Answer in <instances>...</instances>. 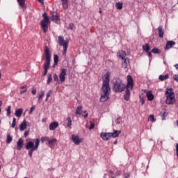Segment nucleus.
<instances>
[{
  "label": "nucleus",
  "mask_w": 178,
  "mask_h": 178,
  "mask_svg": "<svg viewBox=\"0 0 178 178\" xmlns=\"http://www.w3.org/2000/svg\"><path fill=\"white\" fill-rule=\"evenodd\" d=\"M152 52L153 54H161V50H159V49L154 47L152 49Z\"/></svg>",
  "instance_id": "36"
},
{
  "label": "nucleus",
  "mask_w": 178,
  "mask_h": 178,
  "mask_svg": "<svg viewBox=\"0 0 178 178\" xmlns=\"http://www.w3.org/2000/svg\"><path fill=\"white\" fill-rule=\"evenodd\" d=\"M31 92H32L33 95H35V94H37V90L33 89V90H31Z\"/></svg>",
  "instance_id": "53"
},
{
  "label": "nucleus",
  "mask_w": 178,
  "mask_h": 178,
  "mask_svg": "<svg viewBox=\"0 0 178 178\" xmlns=\"http://www.w3.org/2000/svg\"><path fill=\"white\" fill-rule=\"evenodd\" d=\"M162 120H166V112H163L162 115Z\"/></svg>",
  "instance_id": "46"
},
{
  "label": "nucleus",
  "mask_w": 178,
  "mask_h": 178,
  "mask_svg": "<svg viewBox=\"0 0 178 178\" xmlns=\"http://www.w3.org/2000/svg\"><path fill=\"white\" fill-rule=\"evenodd\" d=\"M115 8L116 9H118V10H122V9H123V3H121V2L116 3Z\"/></svg>",
  "instance_id": "31"
},
{
  "label": "nucleus",
  "mask_w": 178,
  "mask_h": 178,
  "mask_svg": "<svg viewBox=\"0 0 178 178\" xmlns=\"http://www.w3.org/2000/svg\"><path fill=\"white\" fill-rule=\"evenodd\" d=\"M173 79L175 80L178 83V74H175L173 76Z\"/></svg>",
  "instance_id": "48"
},
{
  "label": "nucleus",
  "mask_w": 178,
  "mask_h": 178,
  "mask_svg": "<svg viewBox=\"0 0 178 178\" xmlns=\"http://www.w3.org/2000/svg\"><path fill=\"white\" fill-rule=\"evenodd\" d=\"M148 120L149 122H152V123H155V122H156V119H155V116H154V115H150L148 117Z\"/></svg>",
  "instance_id": "32"
},
{
  "label": "nucleus",
  "mask_w": 178,
  "mask_h": 178,
  "mask_svg": "<svg viewBox=\"0 0 178 178\" xmlns=\"http://www.w3.org/2000/svg\"><path fill=\"white\" fill-rule=\"evenodd\" d=\"M94 127H95V123L94 122H90V125L89 127V130H92V129H94Z\"/></svg>",
  "instance_id": "42"
},
{
  "label": "nucleus",
  "mask_w": 178,
  "mask_h": 178,
  "mask_svg": "<svg viewBox=\"0 0 178 178\" xmlns=\"http://www.w3.org/2000/svg\"><path fill=\"white\" fill-rule=\"evenodd\" d=\"M158 31H159V36L160 37V38H163V35L165 34V31H163V26H160L158 29H157Z\"/></svg>",
  "instance_id": "17"
},
{
  "label": "nucleus",
  "mask_w": 178,
  "mask_h": 178,
  "mask_svg": "<svg viewBox=\"0 0 178 178\" xmlns=\"http://www.w3.org/2000/svg\"><path fill=\"white\" fill-rule=\"evenodd\" d=\"M26 129H27V121L24 120L19 125V130L20 131H24V130H26Z\"/></svg>",
  "instance_id": "16"
},
{
  "label": "nucleus",
  "mask_w": 178,
  "mask_h": 178,
  "mask_svg": "<svg viewBox=\"0 0 178 178\" xmlns=\"http://www.w3.org/2000/svg\"><path fill=\"white\" fill-rule=\"evenodd\" d=\"M51 56H52V54H51V50H49V47L45 46L44 51L43 54V59L44 60L43 72L44 77V76H47V73H48V70L49 69V66L51 65Z\"/></svg>",
  "instance_id": "2"
},
{
  "label": "nucleus",
  "mask_w": 178,
  "mask_h": 178,
  "mask_svg": "<svg viewBox=\"0 0 178 178\" xmlns=\"http://www.w3.org/2000/svg\"><path fill=\"white\" fill-rule=\"evenodd\" d=\"M40 2V3H42V5H44V0H37Z\"/></svg>",
  "instance_id": "56"
},
{
  "label": "nucleus",
  "mask_w": 178,
  "mask_h": 178,
  "mask_svg": "<svg viewBox=\"0 0 178 178\" xmlns=\"http://www.w3.org/2000/svg\"><path fill=\"white\" fill-rule=\"evenodd\" d=\"M72 141L75 144V145H79L81 141H83L82 138H80L79 136H76L74 134L72 135Z\"/></svg>",
  "instance_id": "10"
},
{
  "label": "nucleus",
  "mask_w": 178,
  "mask_h": 178,
  "mask_svg": "<svg viewBox=\"0 0 178 178\" xmlns=\"http://www.w3.org/2000/svg\"><path fill=\"white\" fill-rule=\"evenodd\" d=\"M122 120V118L118 117L116 120H115V123H117V124H120L121 121Z\"/></svg>",
  "instance_id": "41"
},
{
  "label": "nucleus",
  "mask_w": 178,
  "mask_h": 178,
  "mask_svg": "<svg viewBox=\"0 0 178 178\" xmlns=\"http://www.w3.org/2000/svg\"><path fill=\"white\" fill-rule=\"evenodd\" d=\"M148 101H153L154 100V95L152 94V92L149 91L146 93Z\"/></svg>",
  "instance_id": "24"
},
{
  "label": "nucleus",
  "mask_w": 178,
  "mask_h": 178,
  "mask_svg": "<svg viewBox=\"0 0 178 178\" xmlns=\"http://www.w3.org/2000/svg\"><path fill=\"white\" fill-rule=\"evenodd\" d=\"M118 56L120 58V59H126V51L122 50L120 51H119L118 53Z\"/></svg>",
  "instance_id": "22"
},
{
  "label": "nucleus",
  "mask_w": 178,
  "mask_h": 178,
  "mask_svg": "<svg viewBox=\"0 0 178 178\" xmlns=\"http://www.w3.org/2000/svg\"><path fill=\"white\" fill-rule=\"evenodd\" d=\"M177 157L178 158V143L176 144Z\"/></svg>",
  "instance_id": "54"
},
{
  "label": "nucleus",
  "mask_w": 178,
  "mask_h": 178,
  "mask_svg": "<svg viewBox=\"0 0 178 178\" xmlns=\"http://www.w3.org/2000/svg\"><path fill=\"white\" fill-rule=\"evenodd\" d=\"M56 141H58V140H56V138H53L51 140L49 139V142H48L49 147L50 148H54V145H55V144L56 143Z\"/></svg>",
  "instance_id": "19"
},
{
  "label": "nucleus",
  "mask_w": 178,
  "mask_h": 178,
  "mask_svg": "<svg viewBox=\"0 0 178 178\" xmlns=\"http://www.w3.org/2000/svg\"><path fill=\"white\" fill-rule=\"evenodd\" d=\"M66 122H67L66 127H68V129H72V118L70 117L67 118Z\"/></svg>",
  "instance_id": "21"
},
{
  "label": "nucleus",
  "mask_w": 178,
  "mask_h": 178,
  "mask_svg": "<svg viewBox=\"0 0 178 178\" xmlns=\"http://www.w3.org/2000/svg\"><path fill=\"white\" fill-rule=\"evenodd\" d=\"M23 145H24V141L22 138H19L17 142V151H21L22 148H23Z\"/></svg>",
  "instance_id": "13"
},
{
  "label": "nucleus",
  "mask_w": 178,
  "mask_h": 178,
  "mask_svg": "<svg viewBox=\"0 0 178 178\" xmlns=\"http://www.w3.org/2000/svg\"><path fill=\"white\" fill-rule=\"evenodd\" d=\"M17 1L22 9L26 6V0H17Z\"/></svg>",
  "instance_id": "27"
},
{
  "label": "nucleus",
  "mask_w": 178,
  "mask_h": 178,
  "mask_svg": "<svg viewBox=\"0 0 178 178\" xmlns=\"http://www.w3.org/2000/svg\"><path fill=\"white\" fill-rule=\"evenodd\" d=\"M166 96L175 95V92H173L172 88H167L165 91Z\"/></svg>",
  "instance_id": "25"
},
{
  "label": "nucleus",
  "mask_w": 178,
  "mask_h": 178,
  "mask_svg": "<svg viewBox=\"0 0 178 178\" xmlns=\"http://www.w3.org/2000/svg\"><path fill=\"white\" fill-rule=\"evenodd\" d=\"M130 177V173L126 172L124 174V178H129Z\"/></svg>",
  "instance_id": "47"
},
{
  "label": "nucleus",
  "mask_w": 178,
  "mask_h": 178,
  "mask_svg": "<svg viewBox=\"0 0 178 178\" xmlns=\"http://www.w3.org/2000/svg\"><path fill=\"white\" fill-rule=\"evenodd\" d=\"M12 140H13L12 136H10V135H7V139H6L7 144H10V143H12Z\"/></svg>",
  "instance_id": "37"
},
{
  "label": "nucleus",
  "mask_w": 178,
  "mask_h": 178,
  "mask_svg": "<svg viewBox=\"0 0 178 178\" xmlns=\"http://www.w3.org/2000/svg\"><path fill=\"white\" fill-rule=\"evenodd\" d=\"M15 126H16V118H13V123H12L11 127L14 128Z\"/></svg>",
  "instance_id": "39"
},
{
  "label": "nucleus",
  "mask_w": 178,
  "mask_h": 178,
  "mask_svg": "<svg viewBox=\"0 0 178 178\" xmlns=\"http://www.w3.org/2000/svg\"><path fill=\"white\" fill-rule=\"evenodd\" d=\"M38 147H40V138L33 139L27 143L25 148L29 151L28 155L30 158H33V152L37 151Z\"/></svg>",
  "instance_id": "4"
},
{
  "label": "nucleus",
  "mask_w": 178,
  "mask_h": 178,
  "mask_svg": "<svg viewBox=\"0 0 178 178\" xmlns=\"http://www.w3.org/2000/svg\"><path fill=\"white\" fill-rule=\"evenodd\" d=\"M121 131L118 130H114L113 133L111 132H102L100 134V137L104 141H109L111 138H116V137H119V134H120Z\"/></svg>",
  "instance_id": "6"
},
{
  "label": "nucleus",
  "mask_w": 178,
  "mask_h": 178,
  "mask_svg": "<svg viewBox=\"0 0 178 178\" xmlns=\"http://www.w3.org/2000/svg\"><path fill=\"white\" fill-rule=\"evenodd\" d=\"M146 53H147V56H149V58H152V54L151 51H146Z\"/></svg>",
  "instance_id": "52"
},
{
  "label": "nucleus",
  "mask_w": 178,
  "mask_h": 178,
  "mask_svg": "<svg viewBox=\"0 0 178 178\" xmlns=\"http://www.w3.org/2000/svg\"><path fill=\"white\" fill-rule=\"evenodd\" d=\"M86 118H88V113H86L84 115V118L86 119Z\"/></svg>",
  "instance_id": "58"
},
{
  "label": "nucleus",
  "mask_w": 178,
  "mask_h": 178,
  "mask_svg": "<svg viewBox=\"0 0 178 178\" xmlns=\"http://www.w3.org/2000/svg\"><path fill=\"white\" fill-rule=\"evenodd\" d=\"M174 45H176V42L173 40L167 41L165 47H164L165 51H169V49L172 48Z\"/></svg>",
  "instance_id": "11"
},
{
  "label": "nucleus",
  "mask_w": 178,
  "mask_h": 178,
  "mask_svg": "<svg viewBox=\"0 0 178 178\" xmlns=\"http://www.w3.org/2000/svg\"><path fill=\"white\" fill-rule=\"evenodd\" d=\"M58 126H59V123L58 122H53L49 124V130H55Z\"/></svg>",
  "instance_id": "18"
},
{
  "label": "nucleus",
  "mask_w": 178,
  "mask_h": 178,
  "mask_svg": "<svg viewBox=\"0 0 178 178\" xmlns=\"http://www.w3.org/2000/svg\"><path fill=\"white\" fill-rule=\"evenodd\" d=\"M51 20L52 22H59V20H60L59 15H58V13L54 12L53 13H51Z\"/></svg>",
  "instance_id": "14"
},
{
  "label": "nucleus",
  "mask_w": 178,
  "mask_h": 178,
  "mask_svg": "<svg viewBox=\"0 0 178 178\" xmlns=\"http://www.w3.org/2000/svg\"><path fill=\"white\" fill-rule=\"evenodd\" d=\"M99 13H102V10H100L99 11Z\"/></svg>",
  "instance_id": "63"
},
{
  "label": "nucleus",
  "mask_w": 178,
  "mask_h": 178,
  "mask_svg": "<svg viewBox=\"0 0 178 178\" xmlns=\"http://www.w3.org/2000/svg\"><path fill=\"white\" fill-rule=\"evenodd\" d=\"M45 95V91L41 90L40 94L38 95V102H40L41 101V98Z\"/></svg>",
  "instance_id": "35"
},
{
  "label": "nucleus",
  "mask_w": 178,
  "mask_h": 178,
  "mask_svg": "<svg viewBox=\"0 0 178 178\" xmlns=\"http://www.w3.org/2000/svg\"><path fill=\"white\" fill-rule=\"evenodd\" d=\"M118 144V140L114 141V145H116Z\"/></svg>",
  "instance_id": "60"
},
{
  "label": "nucleus",
  "mask_w": 178,
  "mask_h": 178,
  "mask_svg": "<svg viewBox=\"0 0 178 178\" xmlns=\"http://www.w3.org/2000/svg\"><path fill=\"white\" fill-rule=\"evenodd\" d=\"M150 49L151 48L149 47V44L148 43L143 45V50L145 51V52H148Z\"/></svg>",
  "instance_id": "29"
},
{
  "label": "nucleus",
  "mask_w": 178,
  "mask_h": 178,
  "mask_svg": "<svg viewBox=\"0 0 178 178\" xmlns=\"http://www.w3.org/2000/svg\"><path fill=\"white\" fill-rule=\"evenodd\" d=\"M20 90H27V85H24V86L20 87Z\"/></svg>",
  "instance_id": "50"
},
{
  "label": "nucleus",
  "mask_w": 178,
  "mask_h": 178,
  "mask_svg": "<svg viewBox=\"0 0 178 178\" xmlns=\"http://www.w3.org/2000/svg\"><path fill=\"white\" fill-rule=\"evenodd\" d=\"M42 123H46L47 122V118H42Z\"/></svg>",
  "instance_id": "55"
},
{
  "label": "nucleus",
  "mask_w": 178,
  "mask_h": 178,
  "mask_svg": "<svg viewBox=\"0 0 178 178\" xmlns=\"http://www.w3.org/2000/svg\"><path fill=\"white\" fill-rule=\"evenodd\" d=\"M22 113H23V108H19L15 111V116H17V118H20Z\"/></svg>",
  "instance_id": "23"
},
{
  "label": "nucleus",
  "mask_w": 178,
  "mask_h": 178,
  "mask_svg": "<svg viewBox=\"0 0 178 178\" xmlns=\"http://www.w3.org/2000/svg\"><path fill=\"white\" fill-rule=\"evenodd\" d=\"M67 70L65 68H61L60 70L59 79L61 83H64L66 80V72Z\"/></svg>",
  "instance_id": "9"
},
{
  "label": "nucleus",
  "mask_w": 178,
  "mask_h": 178,
  "mask_svg": "<svg viewBox=\"0 0 178 178\" xmlns=\"http://www.w3.org/2000/svg\"><path fill=\"white\" fill-rule=\"evenodd\" d=\"M35 107V106H32L31 108H30V111H29V114L31 115V113H33V111H34V108Z\"/></svg>",
  "instance_id": "51"
},
{
  "label": "nucleus",
  "mask_w": 178,
  "mask_h": 178,
  "mask_svg": "<svg viewBox=\"0 0 178 178\" xmlns=\"http://www.w3.org/2000/svg\"><path fill=\"white\" fill-rule=\"evenodd\" d=\"M51 94H52V90H49L47 93V97L49 98V97H51Z\"/></svg>",
  "instance_id": "49"
},
{
  "label": "nucleus",
  "mask_w": 178,
  "mask_h": 178,
  "mask_svg": "<svg viewBox=\"0 0 178 178\" xmlns=\"http://www.w3.org/2000/svg\"><path fill=\"white\" fill-rule=\"evenodd\" d=\"M168 79H169V74L159 76V80H160V81H165V80H168Z\"/></svg>",
  "instance_id": "20"
},
{
  "label": "nucleus",
  "mask_w": 178,
  "mask_h": 178,
  "mask_svg": "<svg viewBox=\"0 0 178 178\" xmlns=\"http://www.w3.org/2000/svg\"><path fill=\"white\" fill-rule=\"evenodd\" d=\"M109 72L106 73L103 78V85L102 87V90L104 92L100 97V102H105V101H108L109 99V91H111V87H109V81L111 79H109Z\"/></svg>",
  "instance_id": "1"
},
{
  "label": "nucleus",
  "mask_w": 178,
  "mask_h": 178,
  "mask_svg": "<svg viewBox=\"0 0 178 178\" xmlns=\"http://www.w3.org/2000/svg\"><path fill=\"white\" fill-rule=\"evenodd\" d=\"M165 104L167 105H172L175 104V95L166 96Z\"/></svg>",
  "instance_id": "12"
},
{
  "label": "nucleus",
  "mask_w": 178,
  "mask_h": 178,
  "mask_svg": "<svg viewBox=\"0 0 178 178\" xmlns=\"http://www.w3.org/2000/svg\"><path fill=\"white\" fill-rule=\"evenodd\" d=\"M43 19L40 22L41 29L43 33H47L48 31V23H49V17L47 13L42 14Z\"/></svg>",
  "instance_id": "7"
},
{
  "label": "nucleus",
  "mask_w": 178,
  "mask_h": 178,
  "mask_svg": "<svg viewBox=\"0 0 178 178\" xmlns=\"http://www.w3.org/2000/svg\"><path fill=\"white\" fill-rule=\"evenodd\" d=\"M27 90H26V89H24V90H22L21 92H20V94L22 95V94H24V92H26Z\"/></svg>",
  "instance_id": "57"
},
{
  "label": "nucleus",
  "mask_w": 178,
  "mask_h": 178,
  "mask_svg": "<svg viewBox=\"0 0 178 178\" xmlns=\"http://www.w3.org/2000/svg\"><path fill=\"white\" fill-rule=\"evenodd\" d=\"M54 80L57 83H59V78L58 77V75L56 74H54Z\"/></svg>",
  "instance_id": "40"
},
{
  "label": "nucleus",
  "mask_w": 178,
  "mask_h": 178,
  "mask_svg": "<svg viewBox=\"0 0 178 178\" xmlns=\"http://www.w3.org/2000/svg\"><path fill=\"white\" fill-rule=\"evenodd\" d=\"M134 86V83L133 82V77H131V75H128L125 94L124 95V99L125 101H129V99H130V90H133Z\"/></svg>",
  "instance_id": "5"
},
{
  "label": "nucleus",
  "mask_w": 178,
  "mask_h": 178,
  "mask_svg": "<svg viewBox=\"0 0 178 178\" xmlns=\"http://www.w3.org/2000/svg\"><path fill=\"white\" fill-rule=\"evenodd\" d=\"M122 67H123L124 69H127L130 60L128 58H126L122 59Z\"/></svg>",
  "instance_id": "15"
},
{
  "label": "nucleus",
  "mask_w": 178,
  "mask_h": 178,
  "mask_svg": "<svg viewBox=\"0 0 178 178\" xmlns=\"http://www.w3.org/2000/svg\"><path fill=\"white\" fill-rule=\"evenodd\" d=\"M175 67H176V70H178V64H175Z\"/></svg>",
  "instance_id": "59"
},
{
  "label": "nucleus",
  "mask_w": 178,
  "mask_h": 178,
  "mask_svg": "<svg viewBox=\"0 0 178 178\" xmlns=\"http://www.w3.org/2000/svg\"><path fill=\"white\" fill-rule=\"evenodd\" d=\"M113 83V91L114 92H123L126 90V84L123 81V79L115 77L112 80Z\"/></svg>",
  "instance_id": "3"
},
{
  "label": "nucleus",
  "mask_w": 178,
  "mask_h": 178,
  "mask_svg": "<svg viewBox=\"0 0 178 178\" xmlns=\"http://www.w3.org/2000/svg\"><path fill=\"white\" fill-rule=\"evenodd\" d=\"M48 98H49V97H46V99H45V100H44L45 102H47V101H48Z\"/></svg>",
  "instance_id": "62"
},
{
  "label": "nucleus",
  "mask_w": 178,
  "mask_h": 178,
  "mask_svg": "<svg viewBox=\"0 0 178 178\" xmlns=\"http://www.w3.org/2000/svg\"><path fill=\"white\" fill-rule=\"evenodd\" d=\"M73 27H74V24L70 23L69 24L68 29H69V30H73Z\"/></svg>",
  "instance_id": "44"
},
{
  "label": "nucleus",
  "mask_w": 178,
  "mask_h": 178,
  "mask_svg": "<svg viewBox=\"0 0 178 178\" xmlns=\"http://www.w3.org/2000/svg\"><path fill=\"white\" fill-rule=\"evenodd\" d=\"M54 65H53V67H55L57 65H58V62H59V56H58V55L55 54L54 57Z\"/></svg>",
  "instance_id": "28"
},
{
  "label": "nucleus",
  "mask_w": 178,
  "mask_h": 178,
  "mask_svg": "<svg viewBox=\"0 0 178 178\" xmlns=\"http://www.w3.org/2000/svg\"><path fill=\"white\" fill-rule=\"evenodd\" d=\"M140 102L141 105H144L145 104V100L144 99V97L140 98Z\"/></svg>",
  "instance_id": "43"
},
{
  "label": "nucleus",
  "mask_w": 178,
  "mask_h": 178,
  "mask_svg": "<svg viewBox=\"0 0 178 178\" xmlns=\"http://www.w3.org/2000/svg\"><path fill=\"white\" fill-rule=\"evenodd\" d=\"M42 143H45V141H49V137L48 136H43L41 138Z\"/></svg>",
  "instance_id": "38"
},
{
  "label": "nucleus",
  "mask_w": 178,
  "mask_h": 178,
  "mask_svg": "<svg viewBox=\"0 0 178 178\" xmlns=\"http://www.w3.org/2000/svg\"><path fill=\"white\" fill-rule=\"evenodd\" d=\"M69 0H61L63 9H67L69 8Z\"/></svg>",
  "instance_id": "26"
},
{
  "label": "nucleus",
  "mask_w": 178,
  "mask_h": 178,
  "mask_svg": "<svg viewBox=\"0 0 178 178\" xmlns=\"http://www.w3.org/2000/svg\"><path fill=\"white\" fill-rule=\"evenodd\" d=\"M58 44L60 47H63V55H66L67 47H69V41L65 40L63 36H58Z\"/></svg>",
  "instance_id": "8"
},
{
  "label": "nucleus",
  "mask_w": 178,
  "mask_h": 178,
  "mask_svg": "<svg viewBox=\"0 0 178 178\" xmlns=\"http://www.w3.org/2000/svg\"><path fill=\"white\" fill-rule=\"evenodd\" d=\"M117 174L119 175H120V171H118L117 172Z\"/></svg>",
  "instance_id": "61"
},
{
  "label": "nucleus",
  "mask_w": 178,
  "mask_h": 178,
  "mask_svg": "<svg viewBox=\"0 0 178 178\" xmlns=\"http://www.w3.org/2000/svg\"><path fill=\"white\" fill-rule=\"evenodd\" d=\"M81 111H83V106H78L76 110V115H81Z\"/></svg>",
  "instance_id": "30"
},
{
  "label": "nucleus",
  "mask_w": 178,
  "mask_h": 178,
  "mask_svg": "<svg viewBox=\"0 0 178 178\" xmlns=\"http://www.w3.org/2000/svg\"><path fill=\"white\" fill-rule=\"evenodd\" d=\"M83 113H87V111L85 110V111H83Z\"/></svg>",
  "instance_id": "64"
},
{
  "label": "nucleus",
  "mask_w": 178,
  "mask_h": 178,
  "mask_svg": "<svg viewBox=\"0 0 178 178\" xmlns=\"http://www.w3.org/2000/svg\"><path fill=\"white\" fill-rule=\"evenodd\" d=\"M11 109H12V107L10 106H8L6 108V111L7 112L6 113V115L7 116H10L12 112H11Z\"/></svg>",
  "instance_id": "33"
},
{
  "label": "nucleus",
  "mask_w": 178,
  "mask_h": 178,
  "mask_svg": "<svg viewBox=\"0 0 178 178\" xmlns=\"http://www.w3.org/2000/svg\"><path fill=\"white\" fill-rule=\"evenodd\" d=\"M51 81H52V74H47V84H51Z\"/></svg>",
  "instance_id": "34"
},
{
  "label": "nucleus",
  "mask_w": 178,
  "mask_h": 178,
  "mask_svg": "<svg viewBox=\"0 0 178 178\" xmlns=\"http://www.w3.org/2000/svg\"><path fill=\"white\" fill-rule=\"evenodd\" d=\"M30 133V129H28L26 131H24V137H27V136H29V134Z\"/></svg>",
  "instance_id": "45"
}]
</instances>
